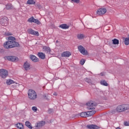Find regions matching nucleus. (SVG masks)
Here are the masks:
<instances>
[{
  "label": "nucleus",
  "instance_id": "obj_1",
  "mask_svg": "<svg viewBox=\"0 0 129 129\" xmlns=\"http://www.w3.org/2000/svg\"><path fill=\"white\" fill-rule=\"evenodd\" d=\"M9 40H11L4 43V46L6 49H12V48H15V47H20V44L16 40V38L13 36H9L8 37Z\"/></svg>",
  "mask_w": 129,
  "mask_h": 129
},
{
  "label": "nucleus",
  "instance_id": "obj_2",
  "mask_svg": "<svg viewBox=\"0 0 129 129\" xmlns=\"http://www.w3.org/2000/svg\"><path fill=\"white\" fill-rule=\"evenodd\" d=\"M129 109V104H125L118 105L116 108V111L117 112H122V111H125Z\"/></svg>",
  "mask_w": 129,
  "mask_h": 129
},
{
  "label": "nucleus",
  "instance_id": "obj_3",
  "mask_svg": "<svg viewBox=\"0 0 129 129\" xmlns=\"http://www.w3.org/2000/svg\"><path fill=\"white\" fill-rule=\"evenodd\" d=\"M28 97L31 100H34L37 98V93L34 90L29 89L28 92Z\"/></svg>",
  "mask_w": 129,
  "mask_h": 129
},
{
  "label": "nucleus",
  "instance_id": "obj_4",
  "mask_svg": "<svg viewBox=\"0 0 129 129\" xmlns=\"http://www.w3.org/2000/svg\"><path fill=\"white\" fill-rule=\"evenodd\" d=\"M86 105L88 109H95V107L94 106H96L97 105V103L93 101H90L86 103Z\"/></svg>",
  "mask_w": 129,
  "mask_h": 129
},
{
  "label": "nucleus",
  "instance_id": "obj_5",
  "mask_svg": "<svg viewBox=\"0 0 129 129\" xmlns=\"http://www.w3.org/2000/svg\"><path fill=\"white\" fill-rule=\"evenodd\" d=\"M4 58L5 60H8L11 62H18L19 61V58L15 56H6Z\"/></svg>",
  "mask_w": 129,
  "mask_h": 129
},
{
  "label": "nucleus",
  "instance_id": "obj_6",
  "mask_svg": "<svg viewBox=\"0 0 129 129\" xmlns=\"http://www.w3.org/2000/svg\"><path fill=\"white\" fill-rule=\"evenodd\" d=\"M78 49L79 51L83 55H84L85 56H86V55H88V51L87 50H85V48L83 47L82 45H80L78 47Z\"/></svg>",
  "mask_w": 129,
  "mask_h": 129
},
{
  "label": "nucleus",
  "instance_id": "obj_7",
  "mask_svg": "<svg viewBox=\"0 0 129 129\" xmlns=\"http://www.w3.org/2000/svg\"><path fill=\"white\" fill-rule=\"evenodd\" d=\"M9 19L7 17H3L1 18L0 20V24L2 26H8Z\"/></svg>",
  "mask_w": 129,
  "mask_h": 129
},
{
  "label": "nucleus",
  "instance_id": "obj_8",
  "mask_svg": "<svg viewBox=\"0 0 129 129\" xmlns=\"http://www.w3.org/2000/svg\"><path fill=\"white\" fill-rule=\"evenodd\" d=\"M8 75H9L8 71L5 69L0 70V76L2 78H6V77H8Z\"/></svg>",
  "mask_w": 129,
  "mask_h": 129
},
{
  "label": "nucleus",
  "instance_id": "obj_9",
  "mask_svg": "<svg viewBox=\"0 0 129 129\" xmlns=\"http://www.w3.org/2000/svg\"><path fill=\"white\" fill-rule=\"evenodd\" d=\"M28 22L29 23H35L37 25H41V22L39 21L38 19H36L34 18V17H31L28 20Z\"/></svg>",
  "mask_w": 129,
  "mask_h": 129
},
{
  "label": "nucleus",
  "instance_id": "obj_10",
  "mask_svg": "<svg viewBox=\"0 0 129 129\" xmlns=\"http://www.w3.org/2000/svg\"><path fill=\"white\" fill-rule=\"evenodd\" d=\"M106 12H107V10H106V8H101L98 9L97 11V15H100V16H101V15H104V14H105Z\"/></svg>",
  "mask_w": 129,
  "mask_h": 129
},
{
  "label": "nucleus",
  "instance_id": "obj_11",
  "mask_svg": "<svg viewBox=\"0 0 129 129\" xmlns=\"http://www.w3.org/2000/svg\"><path fill=\"white\" fill-rule=\"evenodd\" d=\"M27 32L28 34H30V35H33L34 36H37V37L39 36V32L38 31H35L31 28L28 29Z\"/></svg>",
  "mask_w": 129,
  "mask_h": 129
},
{
  "label": "nucleus",
  "instance_id": "obj_12",
  "mask_svg": "<svg viewBox=\"0 0 129 129\" xmlns=\"http://www.w3.org/2000/svg\"><path fill=\"white\" fill-rule=\"evenodd\" d=\"M46 122L44 121H41L37 123V125L35 126V129L41 128L42 126H44Z\"/></svg>",
  "mask_w": 129,
  "mask_h": 129
},
{
  "label": "nucleus",
  "instance_id": "obj_13",
  "mask_svg": "<svg viewBox=\"0 0 129 129\" xmlns=\"http://www.w3.org/2000/svg\"><path fill=\"white\" fill-rule=\"evenodd\" d=\"M23 66L25 70H26V71L30 70L31 65L29 62H28V61H26L24 63Z\"/></svg>",
  "mask_w": 129,
  "mask_h": 129
},
{
  "label": "nucleus",
  "instance_id": "obj_14",
  "mask_svg": "<svg viewBox=\"0 0 129 129\" xmlns=\"http://www.w3.org/2000/svg\"><path fill=\"white\" fill-rule=\"evenodd\" d=\"M30 58L32 61L33 62H38L39 61V58H38L36 56L33 54H31L30 55Z\"/></svg>",
  "mask_w": 129,
  "mask_h": 129
},
{
  "label": "nucleus",
  "instance_id": "obj_15",
  "mask_svg": "<svg viewBox=\"0 0 129 129\" xmlns=\"http://www.w3.org/2000/svg\"><path fill=\"white\" fill-rule=\"evenodd\" d=\"M38 56L40 58V59H42V60H45V58H46V55L45 53L43 52H38Z\"/></svg>",
  "mask_w": 129,
  "mask_h": 129
},
{
  "label": "nucleus",
  "instance_id": "obj_16",
  "mask_svg": "<svg viewBox=\"0 0 129 129\" xmlns=\"http://www.w3.org/2000/svg\"><path fill=\"white\" fill-rule=\"evenodd\" d=\"M87 127L89 129H98V126L94 124L87 125Z\"/></svg>",
  "mask_w": 129,
  "mask_h": 129
},
{
  "label": "nucleus",
  "instance_id": "obj_17",
  "mask_svg": "<svg viewBox=\"0 0 129 129\" xmlns=\"http://www.w3.org/2000/svg\"><path fill=\"white\" fill-rule=\"evenodd\" d=\"M71 56V53L69 51L63 52L61 54V57H70Z\"/></svg>",
  "mask_w": 129,
  "mask_h": 129
},
{
  "label": "nucleus",
  "instance_id": "obj_18",
  "mask_svg": "<svg viewBox=\"0 0 129 129\" xmlns=\"http://www.w3.org/2000/svg\"><path fill=\"white\" fill-rule=\"evenodd\" d=\"M25 125L26 126H27L28 128H30V129L33 128V126H32V124L29 121H26L25 122Z\"/></svg>",
  "mask_w": 129,
  "mask_h": 129
},
{
  "label": "nucleus",
  "instance_id": "obj_19",
  "mask_svg": "<svg viewBox=\"0 0 129 129\" xmlns=\"http://www.w3.org/2000/svg\"><path fill=\"white\" fill-rule=\"evenodd\" d=\"M112 44L113 45H118L119 44V40H118L117 39L115 38L112 40Z\"/></svg>",
  "mask_w": 129,
  "mask_h": 129
},
{
  "label": "nucleus",
  "instance_id": "obj_20",
  "mask_svg": "<svg viewBox=\"0 0 129 129\" xmlns=\"http://www.w3.org/2000/svg\"><path fill=\"white\" fill-rule=\"evenodd\" d=\"M59 28H61V29H69V26L65 24H61L59 25Z\"/></svg>",
  "mask_w": 129,
  "mask_h": 129
},
{
  "label": "nucleus",
  "instance_id": "obj_21",
  "mask_svg": "<svg viewBox=\"0 0 129 129\" xmlns=\"http://www.w3.org/2000/svg\"><path fill=\"white\" fill-rule=\"evenodd\" d=\"M16 126L18 127V128L24 129V125H23V123H18L16 124Z\"/></svg>",
  "mask_w": 129,
  "mask_h": 129
},
{
  "label": "nucleus",
  "instance_id": "obj_22",
  "mask_svg": "<svg viewBox=\"0 0 129 129\" xmlns=\"http://www.w3.org/2000/svg\"><path fill=\"white\" fill-rule=\"evenodd\" d=\"M13 83H14V81L11 79H8L6 81L7 85H11V84H13Z\"/></svg>",
  "mask_w": 129,
  "mask_h": 129
},
{
  "label": "nucleus",
  "instance_id": "obj_23",
  "mask_svg": "<svg viewBox=\"0 0 129 129\" xmlns=\"http://www.w3.org/2000/svg\"><path fill=\"white\" fill-rule=\"evenodd\" d=\"M80 116L82 117H87V113L86 112H83L80 113Z\"/></svg>",
  "mask_w": 129,
  "mask_h": 129
},
{
  "label": "nucleus",
  "instance_id": "obj_24",
  "mask_svg": "<svg viewBox=\"0 0 129 129\" xmlns=\"http://www.w3.org/2000/svg\"><path fill=\"white\" fill-rule=\"evenodd\" d=\"M100 83L101 85H104V86H108V84L105 80L101 81Z\"/></svg>",
  "mask_w": 129,
  "mask_h": 129
},
{
  "label": "nucleus",
  "instance_id": "obj_25",
  "mask_svg": "<svg viewBox=\"0 0 129 129\" xmlns=\"http://www.w3.org/2000/svg\"><path fill=\"white\" fill-rule=\"evenodd\" d=\"M27 3L28 5H35L36 4L34 0H28Z\"/></svg>",
  "mask_w": 129,
  "mask_h": 129
},
{
  "label": "nucleus",
  "instance_id": "obj_26",
  "mask_svg": "<svg viewBox=\"0 0 129 129\" xmlns=\"http://www.w3.org/2000/svg\"><path fill=\"white\" fill-rule=\"evenodd\" d=\"M43 49H44V50L45 51H46V52H47V53H50L51 52V49L50 48V47H47V46H44V47L43 48Z\"/></svg>",
  "mask_w": 129,
  "mask_h": 129
},
{
  "label": "nucleus",
  "instance_id": "obj_27",
  "mask_svg": "<svg viewBox=\"0 0 129 129\" xmlns=\"http://www.w3.org/2000/svg\"><path fill=\"white\" fill-rule=\"evenodd\" d=\"M85 81L86 82H87V83H89V84H92V81L89 78H85Z\"/></svg>",
  "mask_w": 129,
  "mask_h": 129
},
{
  "label": "nucleus",
  "instance_id": "obj_28",
  "mask_svg": "<svg viewBox=\"0 0 129 129\" xmlns=\"http://www.w3.org/2000/svg\"><path fill=\"white\" fill-rule=\"evenodd\" d=\"M124 42L125 45H126V46H127V45H129V38H125L124 40Z\"/></svg>",
  "mask_w": 129,
  "mask_h": 129
},
{
  "label": "nucleus",
  "instance_id": "obj_29",
  "mask_svg": "<svg viewBox=\"0 0 129 129\" xmlns=\"http://www.w3.org/2000/svg\"><path fill=\"white\" fill-rule=\"evenodd\" d=\"M84 35L83 34H78L77 35V38L78 39H79V40H81V39H83V38H84Z\"/></svg>",
  "mask_w": 129,
  "mask_h": 129
},
{
  "label": "nucleus",
  "instance_id": "obj_30",
  "mask_svg": "<svg viewBox=\"0 0 129 129\" xmlns=\"http://www.w3.org/2000/svg\"><path fill=\"white\" fill-rule=\"evenodd\" d=\"M71 3H75V4H79L80 0H71Z\"/></svg>",
  "mask_w": 129,
  "mask_h": 129
},
{
  "label": "nucleus",
  "instance_id": "obj_31",
  "mask_svg": "<svg viewBox=\"0 0 129 129\" xmlns=\"http://www.w3.org/2000/svg\"><path fill=\"white\" fill-rule=\"evenodd\" d=\"M6 9H7V10H11L12 9V5H7Z\"/></svg>",
  "mask_w": 129,
  "mask_h": 129
},
{
  "label": "nucleus",
  "instance_id": "obj_32",
  "mask_svg": "<svg viewBox=\"0 0 129 129\" xmlns=\"http://www.w3.org/2000/svg\"><path fill=\"white\" fill-rule=\"evenodd\" d=\"M84 63H85V59H82L80 61V63L81 64V65H84Z\"/></svg>",
  "mask_w": 129,
  "mask_h": 129
},
{
  "label": "nucleus",
  "instance_id": "obj_33",
  "mask_svg": "<svg viewBox=\"0 0 129 129\" xmlns=\"http://www.w3.org/2000/svg\"><path fill=\"white\" fill-rule=\"evenodd\" d=\"M32 109L35 112H36L37 111V110H38V108H37V107H36V106L32 107Z\"/></svg>",
  "mask_w": 129,
  "mask_h": 129
},
{
  "label": "nucleus",
  "instance_id": "obj_34",
  "mask_svg": "<svg viewBox=\"0 0 129 129\" xmlns=\"http://www.w3.org/2000/svg\"><path fill=\"white\" fill-rule=\"evenodd\" d=\"M48 112V113H53L54 112V110H53V109H49Z\"/></svg>",
  "mask_w": 129,
  "mask_h": 129
},
{
  "label": "nucleus",
  "instance_id": "obj_35",
  "mask_svg": "<svg viewBox=\"0 0 129 129\" xmlns=\"http://www.w3.org/2000/svg\"><path fill=\"white\" fill-rule=\"evenodd\" d=\"M124 125H125V126H129V121L124 122Z\"/></svg>",
  "mask_w": 129,
  "mask_h": 129
},
{
  "label": "nucleus",
  "instance_id": "obj_36",
  "mask_svg": "<svg viewBox=\"0 0 129 129\" xmlns=\"http://www.w3.org/2000/svg\"><path fill=\"white\" fill-rule=\"evenodd\" d=\"M87 117H89V116H91V112L90 111H88L87 112Z\"/></svg>",
  "mask_w": 129,
  "mask_h": 129
},
{
  "label": "nucleus",
  "instance_id": "obj_37",
  "mask_svg": "<svg viewBox=\"0 0 129 129\" xmlns=\"http://www.w3.org/2000/svg\"><path fill=\"white\" fill-rule=\"evenodd\" d=\"M36 6L37 8H38V9H39V10L42 8V7H41V5H40V4H36Z\"/></svg>",
  "mask_w": 129,
  "mask_h": 129
},
{
  "label": "nucleus",
  "instance_id": "obj_38",
  "mask_svg": "<svg viewBox=\"0 0 129 129\" xmlns=\"http://www.w3.org/2000/svg\"><path fill=\"white\" fill-rule=\"evenodd\" d=\"M90 112H91V115H93V114H95V112H96V111H95V110H93V111H90Z\"/></svg>",
  "mask_w": 129,
  "mask_h": 129
},
{
  "label": "nucleus",
  "instance_id": "obj_39",
  "mask_svg": "<svg viewBox=\"0 0 129 129\" xmlns=\"http://www.w3.org/2000/svg\"><path fill=\"white\" fill-rule=\"evenodd\" d=\"M6 36H11L12 35V34L10 32H6L5 33Z\"/></svg>",
  "mask_w": 129,
  "mask_h": 129
},
{
  "label": "nucleus",
  "instance_id": "obj_40",
  "mask_svg": "<svg viewBox=\"0 0 129 129\" xmlns=\"http://www.w3.org/2000/svg\"><path fill=\"white\" fill-rule=\"evenodd\" d=\"M100 75H101V76H103V75H104L103 73H101Z\"/></svg>",
  "mask_w": 129,
  "mask_h": 129
},
{
  "label": "nucleus",
  "instance_id": "obj_41",
  "mask_svg": "<svg viewBox=\"0 0 129 129\" xmlns=\"http://www.w3.org/2000/svg\"><path fill=\"white\" fill-rule=\"evenodd\" d=\"M56 43H58V40H56Z\"/></svg>",
  "mask_w": 129,
  "mask_h": 129
},
{
  "label": "nucleus",
  "instance_id": "obj_42",
  "mask_svg": "<svg viewBox=\"0 0 129 129\" xmlns=\"http://www.w3.org/2000/svg\"><path fill=\"white\" fill-rule=\"evenodd\" d=\"M53 95H56V93H54Z\"/></svg>",
  "mask_w": 129,
  "mask_h": 129
},
{
  "label": "nucleus",
  "instance_id": "obj_43",
  "mask_svg": "<svg viewBox=\"0 0 129 129\" xmlns=\"http://www.w3.org/2000/svg\"><path fill=\"white\" fill-rule=\"evenodd\" d=\"M75 116H77V115H75Z\"/></svg>",
  "mask_w": 129,
  "mask_h": 129
}]
</instances>
